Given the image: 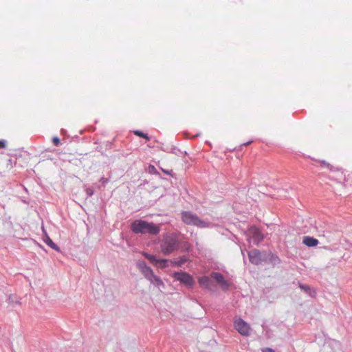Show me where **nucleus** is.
<instances>
[{"label":"nucleus","mask_w":352,"mask_h":352,"mask_svg":"<svg viewBox=\"0 0 352 352\" xmlns=\"http://www.w3.org/2000/svg\"><path fill=\"white\" fill-rule=\"evenodd\" d=\"M162 170L165 174L173 176V170H165V169L162 168Z\"/></svg>","instance_id":"23"},{"label":"nucleus","mask_w":352,"mask_h":352,"mask_svg":"<svg viewBox=\"0 0 352 352\" xmlns=\"http://www.w3.org/2000/svg\"><path fill=\"white\" fill-rule=\"evenodd\" d=\"M320 163H321L322 165H324V166H327V167L328 168H329L331 170H334V169H333L334 168L333 167V166H331L330 164H329V163H328V162H327L326 161H324V160H322V161H320Z\"/></svg>","instance_id":"22"},{"label":"nucleus","mask_w":352,"mask_h":352,"mask_svg":"<svg viewBox=\"0 0 352 352\" xmlns=\"http://www.w3.org/2000/svg\"><path fill=\"white\" fill-rule=\"evenodd\" d=\"M131 230L135 234L156 235L160 231L159 226L142 219L135 220L131 225Z\"/></svg>","instance_id":"1"},{"label":"nucleus","mask_w":352,"mask_h":352,"mask_svg":"<svg viewBox=\"0 0 352 352\" xmlns=\"http://www.w3.org/2000/svg\"><path fill=\"white\" fill-rule=\"evenodd\" d=\"M87 192L89 196H91L93 195V190L91 189H87Z\"/></svg>","instance_id":"27"},{"label":"nucleus","mask_w":352,"mask_h":352,"mask_svg":"<svg viewBox=\"0 0 352 352\" xmlns=\"http://www.w3.org/2000/svg\"><path fill=\"white\" fill-rule=\"evenodd\" d=\"M52 143L54 146H58L60 144V140L58 137H54L52 138Z\"/></svg>","instance_id":"21"},{"label":"nucleus","mask_w":352,"mask_h":352,"mask_svg":"<svg viewBox=\"0 0 352 352\" xmlns=\"http://www.w3.org/2000/svg\"><path fill=\"white\" fill-rule=\"evenodd\" d=\"M168 261H169V260L166 259V258L160 259V260H158L157 263L155 264V265L157 266H158V267L164 268V267H166L168 266L167 263H168Z\"/></svg>","instance_id":"18"},{"label":"nucleus","mask_w":352,"mask_h":352,"mask_svg":"<svg viewBox=\"0 0 352 352\" xmlns=\"http://www.w3.org/2000/svg\"><path fill=\"white\" fill-rule=\"evenodd\" d=\"M144 256H145V258L149 260L150 262L152 263L153 264L155 265L157 263L158 259H157L155 255L150 254L148 253H144Z\"/></svg>","instance_id":"16"},{"label":"nucleus","mask_w":352,"mask_h":352,"mask_svg":"<svg viewBox=\"0 0 352 352\" xmlns=\"http://www.w3.org/2000/svg\"><path fill=\"white\" fill-rule=\"evenodd\" d=\"M6 142L3 140H0V148H5Z\"/></svg>","instance_id":"26"},{"label":"nucleus","mask_w":352,"mask_h":352,"mask_svg":"<svg viewBox=\"0 0 352 352\" xmlns=\"http://www.w3.org/2000/svg\"><path fill=\"white\" fill-rule=\"evenodd\" d=\"M234 327L242 336H247L250 333V325L241 318H239L234 321Z\"/></svg>","instance_id":"6"},{"label":"nucleus","mask_w":352,"mask_h":352,"mask_svg":"<svg viewBox=\"0 0 352 352\" xmlns=\"http://www.w3.org/2000/svg\"><path fill=\"white\" fill-rule=\"evenodd\" d=\"M188 256H182L173 260L170 261L174 266L182 267L184 264H185L187 261H188Z\"/></svg>","instance_id":"12"},{"label":"nucleus","mask_w":352,"mask_h":352,"mask_svg":"<svg viewBox=\"0 0 352 352\" xmlns=\"http://www.w3.org/2000/svg\"><path fill=\"white\" fill-rule=\"evenodd\" d=\"M100 181L102 183L103 186H104L109 182V179L102 177L100 178Z\"/></svg>","instance_id":"24"},{"label":"nucleus","mask_w":352,"mask_h":352,"mask_svg":"<svg viewBox=\"0 0 352 352\" xmlns=\"http://www.w3.org/2000/svg\"><path fill=\"white\" fill-rule=\"evenodd\" d=\"M181 219L185 224L195 226L200 228L212 226V223L200 219L197 214L190 211H182L181 212Z\"/></svg>","instance_id":"2"},{"label":"nucleus","mask_w":352,"mask_h":352,"mask_svg":"<svg viewBox=\"0 0 352 352\" xmlns=\"http://www.w3.org/2000/svg\"><path fill=\"white\" fill-rule=\"evenodd\" d=\"M45 242L51 248H52L54 250H58L57 245L53 242V241L47 236L46 235L45 236L44 239Z\"/></svg>","instance_id":"17"},{"label":"nucleus","mask_w":352,"mask_h":352,"mask_svg":"<svg viewBox=\"0 0 352 352\" xmlns=\"http://www.w3.org/2000/svg\"><path fill=\"white\" fill-rule=\"evenodd\" d=\"M252 142V141H249V142H246V143L243 144V146H247V145H249L250 144H251Z\"/></svg>","instance_id":"29"},{"label":"nucleus","mask_w":352,"mask_h":352,"mask_svg":"<svg viewBox=\"0 0 352 352\" xmlns=\"http://www.w3.org/2000/svg\"><path fill=\"white\" fill-rule=\"evenodd\" d=\"M161 249L165 255H168L175 250H177L179 247V241L177 236L175 234H166L162 242Z\"/></svg>","instance_id":"3"},{"label":"nucleus","mask_w":352,"mask_h":352,"mask_svg":"<svg viewBox=\"0 0 352 352\" xmlns=\"http://www.w3.org/2000/svg\"><path fill=\"white\" fill-rule=\"evenodd\" d=\"M147 171L150 174H153V175H160L159 172L157 171V170L153 165H149L148 167Z\"/></svg>","instance_id":"20"},{"label":"nucleus","mask_w":352,"mask_h":352,"mask_svg":"<svg viewBox=\"0 0 352 352\" xmlns=\"http://www.w3.org/2000/svg\"><path fill=\"white\" fill-rule=\"evenodd\" d=\"M262 351L263 352H275L272 349L268 348V347L263 349Z\"/></svg>","instance_id":"25"},{"label":"nucleus","mask_w":352,"mask_h":352,"mask_svg":"<svg viewBox=\"0 0 352 352\" xmlns=\"http://www.w3.org/2000/svg\"><path fill=\"white\" fill-rule=\"evenodd\" d=\"M148 280L151 282V283L153 284L159 289H160L161 287H164V284L162 279L155 274H153V277L151 278Z\"/></svg>","instance_id":"15"},{"label":"nucleus","mask_w":352,"mask_h":352,"mask_svg":"<svg viewBox=\"0 0 352 352\" xmlns=\"http://www.w3.org/2000/svg\"><path fill=\"white\" fill-rule=\"evenodd\" d=\"M248 257L250 261L255 265H259L262 262L267 261L265 258V254H262L261 252L256 249H254L248 252Z\"/></svg>","instance_id":"5"},{"label":"nucleus","mask_w":352,"mask_h":352,"mask_svg":"<svg viewBox=\"0 0 352 352\" xmlns=\"http://www.w3.org/2000/svg\"><path fill=\"white\" fill-rule=\"evenodd\" d=\"M133 133L139 137H141L142 138H144L146 140H149V137L148 135L146 134V133H143L142 131H139V130H136V131H133Z\"/></svg>","instance_id":"19"},{"label":"nucleus","mask_w":352,"mask_h":352,"mask_svg":"<svg viewBox=\"0 0 352 352\" xmlns=\"http://www.w3.org/2000/svg\"><path fill=\"white\" fill-rule=\"evenodd\" d=\"M302 243L308 247H315L318 244V241L314 237L306 236L303 237Z\"/></svg>","instance_id":"11"},{"label":"nucleus","mask_w":352,"mask_h":352,"mask_svg":"<svg viewBox=\"0 0 352 352\" xmlns=\"http://www.w3.org/2000/svg\"><path fill=\"white\" fill-rule=\"evenodd\" d=\"M299 287L307 293L311 297H315L316 295V291L314 289H311L309 285L299 283Z\"/></svg>","instance_id":"13"},{"label":"nucleus","mask_w":352,"mask_h":352,"mask_svg":"<svg viewBox=\"0 0 352 352\" xmlns=\"http://www.w3.org/2000/svg\"><path fill=\"white\" fill-rule=\"evenodd\" d=\"M138 267L147 280H149L151 278L153 277L154 273L153 270L146 265L145 261H139L138 263Z\"/></svg>","instance_id":"9"},{"label":"nucleus","mask_w":352,"mask_h":352,"mask_svg":"<svg viewBox=\"0 0 352 352\" xmlns=\"http://www.w3.org/2000/svg\"><path fill=\"white\" fill-rule=\"evenodd\" d=\"M199 283L201 287L209 289L212 285V280L208 276H202L199 279Z\"/></svg>","instance_id":"14"},{"label":"nucleus","mask_w":352,"mask_h":352,"mask_svg":"<svg viewBox=\"0 0 352 352\" xmlns=\"http://www.w3.org/2000/svg\"><path fill=\"white\" fill-rule=\"evenodd\" d=\"M210 276L217 281L223 290H227L229 289L230 284L225 279L222 274L213 272L211 273Z\"/></svg>","instance_id":"7"},{"label":"nucleus","mask_w":352,"mask_h":352,"mask_svg":"<svg viewBox=\"0 0 352 352\" xmlns=\"http://www.w3.org/2000/svg\"><path fill=\"white\" fill-rule=\"evenodd\" d=\"M249 236L253 243L258 245L263 240V235L261 230L256 227H251L249 229Z\"/></svg>","instance_id":"8"},{"label":"nucleus","mask_w":352,"mask_h":352,"mask_svg":"<svg viewBox=\"0 0 352 352\" xmlns=\"http://www.w3.org/2000/svg\"><path fill=\"white\" fill-rule=\"evenodd\" d=\"M173 278L184 284L188 288L192 287L195 280L192 276L185 272H176L173 274Z\"/></svg>","instance_id":"4"},{"label":"nucleus","mask_w":352,"mask_h":352,"mask_svg":"<svg viewBox=\"0 0 352 352\" xmlns=\"http://www.w3.org/2000/svg\"><path fill=\"white\" fill-rule=\"evenodd\" d=\"M175 150H177V151L180 152V151L179 149H177V148L175 147L173 148L172 153L177 154V153L175 152Z\"/></svg>","instance_id":"28"},{"label":"nucleus","mask_w":352,"mask_h":352,"mask_svg":"<svg viewBox=\"0 0 352 352\" xmlns=\"http://www.w3.org/2000/svg\"><path fill=\"white\" fill-rule=\"evenodd\" d=\"M264 258L267 259V261H265V263L272 264L273 266L279 265L281 262L280 258L276 254L272 252H268L267 254H265Z\"/></svg>","instance_id":"10"}]
</instances>
